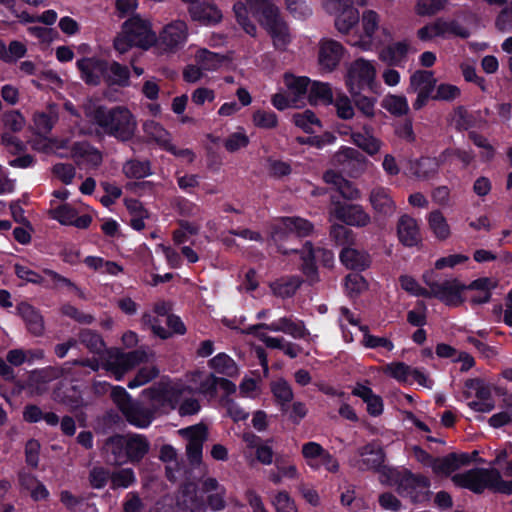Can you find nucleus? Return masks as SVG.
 <instances>
[{
    "label": "nucleus",
    "mask_w": 512,
    "mask_h": 512,
    "mask_svg": "<svg viewBox=\"0 0 512 512\" xmlns=\"http://www.w3.org/2000/svg\"><path fill=\"white\" fill-rule=\"evenodd\" d=\"M83 110L86 118L109 136L128 141L135 134L136 118L125 106L107 108L88 100L83 104Z\"/></svg>",
    "instance_id": "1"
},
{
    "label": "nucleus",
    "mask_w": 512,
    "mask_h": 512,
    "mask_svg": "<svg viewBox=\"0 0 512 512\" xmlns=\"http://www.w3.org/2000/svg\"><path fill=\"white\" fill-rule=\"evenodd\" d=\"M150 443L140 434L114 435L109 437L103 450L111 465H123L141 461L148 453Z\"/></svg>",
    "instance_id": "2"
},
{
    "label": "nucleus",
    "mask_w": 512,
    "mask_h": 512,
    "mask_svg": "<svg viewBox=\"0 0 512 512\" xmlns=\"http://www.w3.org/2000/svg\"><path fill=\"white\" fill-rule=\"evenodd\" d=\"M504 480L496 468H474L464 473L452 476V481L457 486L471 490L474 493H482L489 489L496 493L512 494V477Z\"/></svg>",
    "instance_id": "3"
},
{
    "label": "nucleus",
    "mask_w": 512,
    "mask_h": 512,
    "mask_svg": "<svg viewBox=\"0 0 512 512\" xmlns=\"http://www.w3.org/2000/svg\"><path fill=\"white\" fill-rule=\"evenodd\" d=\"M156 42L157 36L150 23L134 16L123 23L121 32L114 39V48L123 54L132 46L147 50Z\"/></svg>",
    "instance_id": "4"
},
{
    "label": "nucleus",
    "mask_w": 512,
    "mask_h": 512,
    "mask_svg": "<svg viewBox=\"0 0 512 512\" xmlns=\"http://www.w3.org/2000/svg\"><path fill=\"white\" fill-rule=\"evenodd\" d=\"M278 8L270 0H245V3L238 1L233 6L236 20L245 32L251 36H256L257 28L255 24L250 21L249 12L258 20L262 22L263 18L272 16V13Z\"/></svg>",
    "instance_id": "5"
},
{
    "label": "nucleus",
    "mask_w": 512,
    "mask_h": 512,
    "mask_svg": "<svg viewBox=\"0 0 512 512\" xmlns=\"http://www.w3.org/2000/svg\"><path fill=\"white\" fill-rule=\"evenodd\" d=\"M148 354L143 350H134L131 352H122L119 349H109L102 358L101 366L112 373L116 380H121L126 372L136 365L146 362Z\"/></svg>",
    "instance_id": "6"
},
{
    "label": "nucleus",
    "mask_w": 512,
    "mask_h": 512,
    "mask_svg": "<svg viewBox=\"0 0 512 512\" xmlns=\"http://www.w3.org/2000/svg\"><path fill=\"white\" fill-rule=\"evenodd\" d=\"M185 393H190L188 387L162 382L143 391V394L151 401V409L163 412L174 409Z\"/></svg>",
    "instance_id": "7"
},
{
    "label": "nucleus",
    "mask_w": 512,
    "mask_h": 512,
    "mask_svg": "<svg viewBox=\"0 0 512 512\" xmlns=\"http://www.w3.org/2000/svg\"><path fill=\"white\" fill-rule=\"evenodd\" d=\"M354 4L363 5L364 0H321L324 10L335 15V27L340 33H348L359 21V12Z\"/></svg>",
    "instance_id": "8"
},
{
    "label": "nucleus",
    "mask_w": 512,
    "mask_h": 512,
    "mask_svg": "<svg viewBox=\"0 0 512 512\" xmlns=\"http://www.w3.org/2000/svg\"><path fill=\"white\" fill-rule=\"evenodd\" d=\"M313 224L301 217H283L279 219L272 227V239L278 244V249L282 254H288L290 250L283 247L281 242L286 240L289 234H295L298 237H305L312 233ZM291 249V252H296Z\"/></svg>",
    "instance_id": "9"
},
{
    "label": "nucleus",
    "mask_w": 512,
    "mask_h": 512,
    "mask_svg": "<svg viewBox=\"0 0 512 512\" xmlns=\"http://www.w3.org/2000/svg\"><path fill=\"white\" fill-rule=\"evenodd\" d=\"M329 217L335 218L345 225L363 228L371 224L370 214L360 204L342 202L331 197Z\"/></svg>",
    "instance_id": "10"
},
{
    "label": "nucleus",
    "mask_w": 512,
    "mask_h": 512,
    "mask_svg": "<svg viewBox=\"0 0 512 512\" xmlns=\"http://www.w3.org/2000/svg\"><path fill=\"white\" fill-rule=\"evenodd\" d=\"M376 80V68L373 62L364 58L354 60L348 67L346 85L349 92L372 88Z\"/></svg>",
    "instance_id": "11"
},
{
    "label": "nucleus",
    "mask_w": 512,
    "mask_h": 512,
    "mask_svg": "<svg viewBox=\"0 0 512 512\" xmlns=\"http://www.w3.org/2000/svg\"><path fill=\"white\" fill-rule=\"evenodd\" d=\"M424 281L429 287V297H435L449 306H458L463 302L461 293L466 288L457 279H447L442 282L433 281L424 275Z\"/></svg>",
    "instance_id": "12"
},
{
    "label": "nucleus",
    "mask_w": 512,
    "mask_h": 512,
    "mask_svg": "<svg viewBox=\"0 0 512 512\" xmlns=\"http://www.w3.org/2000/svg\"><path fill=\"white\" fill-rule=\"evenodd\" d=\"M189 37V28L186 21L175 19L163 26L157 41L167 52H176L181 49Z\"/></svg>",
    "instance_id": "13"
},
{
    "label": "nucleus",
    "mask_w": 512,
    "mask_h": 512,
    "mask_svg": "<svg viewBox=\"0 0 512 512\" xmlns=\"http://www.w3.org/2000/svg\"><path fill=\"white\" fill-rule=\"evenodd\" d=\"M398 492L409 497L413 502H422L427 499L430 486L429 479L421 474L404 471L396 480Z\"/></svg>",
    "instance_id": "14"
},
{
    "label": "nucleus",
    "mask_w": 512,
    "mask_h": 512,
    "mask_svg": "<svg viewBox=\"0 0 512 512\" xmlns=\"http://www.w3.org/2000/svg\"><path fill=\"white\" fill-rule=\"evenodd\" d=\"M436 86V79L431 71L417 70L410 77L408 87L409 92L417 94V98L413 103L415 110L421 109L431 98Z\"/></svg>",
    "instance_id": "15"
},
{
    "label": "nucleus",
    "mask_w": 512,
    "mask_h": 512,
    "mask_svg": "<svg viewBox=\"0 0 512 512\" xmlns=\"http://www.w3.org/2000/svg\"><path fill=\"white\" fill-rule=\"evenodd\" d=\"M63 372L62 368L52 366L33 370L21 387L31 396H40L48 391V385L51 381L63 376Z\"/></svg>",
    "instance_id": "16"
},
{
    "label": "nucleus",
    "mask_w": 512,
    "mask_h": 512,
    "mask_svg": "<svg viewBox=\"0 0 512 512\" xmlns=\"http://www.w3.org/2000/svg\"><path fill=\"white\" fill-rule=\"evenodd\" d=\"M179 434L187 439V457L191 464L199 465L202 460L203 443L207 440L208 430L204 424H197L179 430Z\"/></svg>",
    "instance_id": "17"
},
{
    "label": "nucleus",
    "mask_w": 512,
    "mask_h": 512,
    "mask_svg": "<svg viewBox=\"0 0 512 512\" xmlns=\"http://www.w3.org/2000/svg\"><path fill=\"white\" fill-rule=\"evenodd\" d=\"M316 253L322 256L325 266H330L333 262L332 252L325 249H318L315 251L311 242H306L304 244L303 248L300 250V258L302 260L301 270L306 276L307 282L311 285L319 281L317 268L314 263Z\"/></svg>",
    "instance_id": "18"
},
{
    "label": "nucleus",
    "mask_w": 512,
    "mask_h": 512,
    "mask_svg": "<svg viewBox=\"0 0 512 512\" xmlns=\"http://www.w3.org/2000/svg\"><path fill=\"white\" fill-rule=\"evenodd\" d=\"M450 153V150L446 149L438 157H421L417 160L410 161V173L416 179L421 181L435 178L438 174L440 165L447 161Z\"/></svg>",
    "instance_id": "19"
},
{
    "label": "nucleus",
    "mask_w": 512,
    "mask_h": 512,
    "mask_svg": "<svg viewBox=\"0 0 512 512\" xmlns=\"http://www.w3.org/2000/svg\"><path fill=\"white\" fill-rule=\"evenodd\" d=\"M260 24L272 38L274 47L281 51L286 50L291 41V35L288 25L279 15V10L273 12L272 16L263 18Z\"/></svg>",
    "instance_id": "20"
},
{
    "label": "nucleus",
    "mask_w": 512,
    "mask_h": 512,
    "mask_svg": "<svg viewBox=\"0 0 512 512\" xmlns=\"http://www.w3.org/2000/svg\"><path fill=\"white\" fill-rule=\"evenodd\" d=\"M357 455L360 459L352 462V466L360 471L367 470H385L383 466L385 460V453L383 449L376 443H369L357 450Z\"/></svg>",
    "instance_id": "21"
},
{
    "label": "nucleus",
    "mask_w": 512,
    "mask_h": 512,
    "mask_svg": "<svg viewBox=\"0 0 512 512\" xmlns=\"http://www.w3.org/2000/svg\"><path fill=\"white\" fill-rule=\"evenodd\" d=\"M344 54L341 43L332 39H323L319 43L318 59L322 69L331 72L340 63Z\"/></svg>",
    "instance_id": "22"
},
{
    "label": "nucleus",
    "mask_w": 512,
    "mask_h": 512,
    "mask_svg": "<svg viewBox=\"0 0 512 512\" xmlns=\"http://www.w3.org/2000/svg\"><path fill=\"white\" fill-rule=\"evenodd\" d=\"M379 27V15L373 10H367L362 15L363 34L355 40H350V44L364 51L371 50L375 45L373 35Z\"/></svg>",
    "instance_id": "23"
},
{
    "label": "nucleus",
    "mask_w": 512,
    "mask_h": 512,
    "mask_svg": "<svg viewBox=\"0 0 512 512\" xmlns=\"http://www.w3.org/2000/svg\"><path fill=\"white\" fill-rule=\"evenodd\" d=\"M397 236L401 244L406 247L417 246L422 241L420 227L416 219L408 214L399 217L396 225Z\"/></svg>",
    "instance_id": "24"
},
{
    "label": "nucleus",
    "mask_w": 512,
    "mask_h": 512,
    "mask_svg": "<svg viewBox=\"0 0 512 512\" xmlns=\"http://www.w3.org/2000/svg\"><path fill=\"white\" fill-rule=\"evenodd\" d=\"M17 314L24 321L30 334L41 337L45 333V321L41 312L27 302H21L16 307Z\"/></svg>",
    "instance_id": "25"
},
{
    "label": "nucleus",
    "mask_w": 512,
    "mask_h": 512,
    "mask_svg": "<svg viewBox=\"0 0 512 512\" xmlns=\"http://www.w3.org/2000/svg\"><path fill=\"white\" fill-rule=\"evenodd\" d=\"M172 309V304L166 301H159L154 305V312L156 313V317L151 314H144L142 316V322L144 325H147L151 328L152 332L160 337L161 339H168L171 337V333L166 330L161 323L164 319L167 318L168 315H172L170 313Z\"/></svg>",
    "instance_id": "26"
},
{
    "label": "nucleus",
    "mask_w": 512,
    "mask_h": 512,
    "mask_svg": "<svg viewBox=\"0 0 512 512\" xmlns=\"http://www.w3.org/2000/svg\"><path fill=\"white\" fill-rule=\"evenodd\" d=\"M472 456L467 453H450L432 460V469L436 474L449 476L462 466L468 465Z\"/></svg>",
    "instance_id": "27"
},
{
    "label": "nucleus",
    "mask_w": 512,
    "mask_h": 512,
    "mask_svg": "<svg viewBox=\"0 0 512 512\" xmlns=\"http://www.w3.org/2000/svg\"><path fill=\"white\" fill-rule=\"evenodd\" d=\"M177 506L183 512H205L206 505L198 495L197 487L193 483L185 484L177 497Z\"/></svg>",
    "instance_id": "28"
},
{
    "label": "nucleus",
    "mask_w": 512,
    "mask_h": 512,
    "mask_svg": "<svg viewBox=\"0 0 512 512\" xmlns=\"http://www.w3.org/2000/svg\"><path fill=\"white\" fill-rule=\"evenodd\" d=\"M369 202L376 215L388 218L396 212V204L389 191L383 187L372 189L369 195Z\"/></svg>",
    "instance_id": "29"
},
{
    "label": "nucleus",
    "mask_w": 512,
    "mask_h": 512,
    "mask_svg": "<svg viewBox=\"0 0 512 512\" xmlns=\"http://www.w3.org/2000/svg\"><path fill=\"white\" fill-rule=\"evenodd\" d=\"M59 119L58 107L56 104L47 105L43 111H36L33 114V129L40 136H47L52 131Z\"/></svg>",
    "instance_id": "30"
},
{
    "label": "nucleus",
    "mask_w": 512,
    "mask_h": 512,
    "mask_svg": "<svg viewBox=\"0 0 512 512\" xmlns=\"http://www.w3.org/2000/svg\"><path fill=\"white\" fill-rule=\"evenodd\" d=\"M350 138L353 144L369 156L378 154L383 146V142L373 135V128L369 125L363 126V132L352 131Z\"/></svg>",
    "instance_id": "31"
},
{
    "label": "nucleus",
    "mask_w": 512,
    "mask_h": 512,
    "mask_svg": "<svg viewBox=\"0 0 512 512\" xmlns=\"http://www.w3.org/2000/svg\"><path fill=\"white\" fill-rule=\"evenodd\" d=\"M188 13L193 21L203 25L217 24L222 20L221 11L209 3H194L193 6H188Z\"/></svg>",
    "instance_id": "32"
},
{
    "label": "nucleus",
    "mask_w": 512,
    "mask_h": 512,
    "mask_svg": "<svg viewBox=\"0 0 512 512\" xmlns=\"http://www.w3.org/2000/svg\"><path fill=\"white\" fill-rule=\"evenodd\" d=\"M82 79L90 85H98L104 77L106 61L96 58H84L77 62Z\"/></svg>",
    "instance_id": "33"
},
{
    "label": "nucleus",
    "mask_w": 512,
    "mask_h": 512,
    "mask_svg": "<svg viewBox=\"0 0 512 512\" xmlns=\"http://www.w3.org/2000/svg\"><path fill=\"white\" fill-rule=\"evenodd\" d=\"M284 84L293 106L298 107V103L307 95L310 79L305 76H295L293 74L286 73L284 75Z\"/></svg>",
    "instance_id": "34"
},
{
    "label": "nucleus",
    "mask_w": 512,
    "mask_h": 512,
    "mask_svg": "<svg viewBox=\"0 0 512 512\" xmlns=\"http://www.w3.org/2000/svg\"><path fill=\"white\" fill-rule=\"evenodd\" d=\"M122 413L131 425L138 428L148 427L154 418L153 409L134 401Z\"/></svg>",
    "instance_id": "35"
},
{
    "label": "nucleus",
    "mask_w": 512,
    "mask_h": 512,
    "mask_svg": "<svg viewBox=\"0 0 512 512\" xmlns=\"http://www.w3.org/2000/svg\"><path fill=\"white\" fill-rule=\"evenodd\" d=\"M129 78L130 72L127 66L121 65L116 61H106L103 79L108 85L126 87L129 85Z\"/></svg>",
    "instance_id": "36"
},
{
    "label": "nucleus",
    "mask_w": 512,
    "mask_h": 512,
    "mask_svg": "<svg viewBox=\"0 0 512 512\" xmlns=\"http://www.w3.org/2000/svg\"><path fill=\"white\" fill-rule=\"evenodd\" d=\"M408 49L407 43L397 42L383 48L378 57L389 66H400L406 61Z\"/></svg>",
    "instance_id": "37"
},
{
    "label": "nucleus",
    "mask_w": 512,
    "mask_h": 512,
    "mask_svg": "<svg viewBox=\"0 0 512 512\" xmlns=\"http://www.w3.org/2000/svg\"><path fill=\"white\" fill-rule=\"evenodd\" d=\"M341 262L349 269L364 270L370 265V257L365 251L345 247L340 253Z\"/></svg>",
    "instance_id": "38"
},
{
    "label": "nucleus",
    "mask_w": 512,
    "mask_h": 512,
    "mask_svg": "<svg viewBox=\"0 0 512 512\" xmlns=\"http://www.w3.org/2000/svg\"><path fill=\"white\" fill-rule=\"evenodd\" d=\"M302 284L298 276H286L279 278L269 284L272 293L280 298L292 297Z\"/></svg>",
    "instance_id": "39"
},
{
    "label": "nucleus",
    "mask_w": 512,
    "mask_h": 512,
    "mask_svg": "<svg viewBox=\"0 0 512 512\" xmlns=\"http://www.w3.org/2000/svg\"><path fill=\"white\" fill-rule=\"evenodd\" d=\"M353 395L358 396L363 399V401L367 404V411L372 416H378L383 411V402L382 399L375 395L371 388L364 386L362 384H357L356 387L352 391Z\"/></svg>",
    "instance_id": "40"
},
{
    "label": "nucleus",
    "mask_w": 512,
    "mask_h": 512,
    "mask_svg": "<svg viewBox=\"0 0 512 512\" xmlns=\"http://www.w3.org/2000/svg\"><path fill=\"white\" fill-rule=\"evenodd\" d=\"M209 367L219 374L234 377L239 374L236 362L226 353H219L208 362Z\"/></svg>",
    "instance_id": "41"
},
{
    "label": "nucleus",
    "mask_w": 512,
    "mask_h": 512,
    "mask_svg": "<svg viewBox=\"0 0 512 512\" xmlns=\"http://www.w3.org/2000/svg\"><path fill=\"white\" fill-rule=\"evenodd\" d=\"M308 92L307 98L312 105L318 103L331 104L333 102V93L327 83L318 81L310 82Z\"/></svg>",
    "instance_id": "42"
},
{
    "label": "nucleus",
    "mask_w": 512,
    "mask_h": 512,
    "mask_svg": "<svg viewBox=\"0 0 512 512\" xmlns=\"http://www.w3.org/2000/svg\"><path fill=\"white\" fill-rule=\"evenodd\" d=\"M192 381L197 385V391L200 394L210 398H214L216 396L219 379L214 374L196 372L192 376Z\"/></svg>",
    "instance_id": "43"
},
{
    "label": "nucleus",
    "mask_w": 512,
    "mask_h": 512,
    "mask_svg": "<svg viewBox=\"0 0 512 512\" xmlns=\"http://www.w3.org/2000/svg\"><path fill=\"white\" fill-rule=\"evenodd\" d=\"M226 58L207 49H199L195 54V61L204 71H215L225 62Z\"/></svg>",
    "instance_id": "44"
},
{
    "label": "nucleus",
    "mask_w": 512,
    "mask_h": 512,
    "mask_svg": "<svg viewBox=\"0 0 512 512\" xmlns=\"http://www.w3.org/2000/svg\"><path fill=\"white\" fill-rule=\"evenodd\" d=\"M497 286V281L492 278H479L471 282L465 289L477 290L482 292V297H472L471 303L483 304L490 301L491 290Z\"/></svg>",
    "instance_id": "45"
},
{
    "label": "nucleus",
    "mask_w": 512,
    "mask_h": 512,
    "mask_svg": "<svg viewBox=\"0 0 512 512\" xmlns=\"http://www.w3.org/2000/svg\"><path fill=\"white\" fill-rule=\"evenodd\" d=\"M428 225L437 239L445 240L450 236V227L441 211L434 210L429 213Z\"/></svg>",
    "instance_id": "46"
},
{
    "label": "nucleus",
    "mask_w": 512,
    "mask_h": 512,
    "mask_svg": "<svg viewBox=\"0 0 512 512\" xmlns=\"http://www.w3.org/2000/svg\"><path fill=\"white\" fill-rule=\"evenodd\" d=\"M143 131L150 139L157 142L164 149L170 143L169 132L153 120H148L143 124Z\"/></svg>",
    "instance_id": "47"
},
{
    "label": "nucleus",
    "mask_w": 512,
    "mask_h": 512,
    "mask_svg": "<svg viewBox=\"0 0 512 512\" xmlns=\"http://www.w3.org/2000/svg\"><path fill=\"white\" fill-rule=\"evenodd\" d=\"M136 482V476L131 468H121L110 473L111 489H126Z\"/></svg>",
    "instance_id": "48"
},
{
    "label": "nucleus",
    "mask_w": 512,
    "mask_h": 512,
    "mask_svg": "<svg viewBox=\"0 0 512 512\" xmlns=\"http://www.w3.org/2000/svg\"><path fill=\"white\" fill-rule=\"evenodd\" d=\"M79 341L94 354H100L105 348L102 337L90 329H83L79 332Z\"/></svg>",
    "instance_id": "49"
},
{
    "label": "nucleus",
    "mask_w": 512,
    "mask_h": 512,
    "mask_svg": "<svg viewBox=\"0 0 512 512\" xmlns=\"http://www.w3.org/2000/svg\"><path fill=\"white\" fill-rule=\"evenodd\" d=\"M123 172L128 178L141 179L151 174L149 161L130 160L123 165Z\"/></svg>",
    "instance_id": "50"
},
{
    "label": "nucleus",
    "mask_w": 512,
    "mask_h": 512,
    "mask_svg": "<svg viewBox=\"0 0 512 512\" xmlns=\"http://www.w3.org/2000/svg\"><path fill=\"white\" fill-rule=\"evenodd\" d=\"M383 107L395 116L408 113L409 106L406 97L401 95H388L383 100Z\"/></svg>",
    "instance_id": "51"
},
{
    "label": "nucleus",
    "mask_w": 512,
    "mask_h": 512,
    "mask_svg": "<svg viewBox=\"0 0 512 512\" xmlns=\"http://www.w3.org/2000/svg\"><path fill=\"white\" fill-rule=\"evenodd\" d=\"M353 102L357 109L367 118H373L375 115L374 98L367 97L361 94V91L350 92Z\"/></svg>",
    "instance_id": "52"
},
{
    "label": "nucleus",
    "mask_w": 512,
    "mask_h": 512,
    "mask_svg": "<svg viewBox=\"0 0 512 512\" xmlns=\"http://www.w3.org/2000/svg\"><path fill=\"white\" fill-rule=\"evenodd\" d=\"M365 278L358 273H350L345 277V289L349 297L354 298L367 289Z\"/></svg>",
    "instance_id": "53"
},
{
    "label": "nucleus",
    "mask_w": 512,
    "mask_h": 512,
    "mask_svg": "<svg viewBox=\"0 0 512 512\" xmlns=\"http://www.w3.org/2000/svg\"><path fill=\"white\" fill-rule=\"evenodd\" d=\"M293 121L296 126L302 128L307 133H314L315 126L320 127V120L310 110L295 114Z\"/></svg>",
    "instance_id": "54"
},
{
    "label": "nucleus",
    "mask_w": 512,
    "mask_h": 512,
    "mask_svg": "<svg viewBox=\"0 0 512 512\" xmlns=\"http://www.w3.org/2000/svg\"><path fill=\"white\" fill-rule=\"evenodd\" d=\"M326 450L316 442H307L302 446V455L307 461V464L312 469H319V464L316 460L319 459Z\"/></svg>",
    "instance_id": "55"
},
{
    "label": "nucleus",
    "mask_w": 512,
    "mask_h": 512,
    "mask_svg": "<svg viewBox=\"0 0 512 512\" xmlns=\"http://www.w3.org/2000/svg\"><path fill=\"white\" fill-rule=\"evenodd\" d=\"M330 236L340 246L352 245L355 242L353 231L342 224H333Z\"/></svg>",
    "instance_id": "56"
},
{
    "label": "nucleus",
    "mask_w": 512,
    "mask_h": 512,
    "mask_svg": "<svg viewBox=\"0 0 512 512\" xmlns=\"http://www.w3.org/2000/svg\"><path fill=\"white\" fill-rule=\"evenodd\" d=\"M159 375V369L156 366H145L142 367L135 377L129 381L128 387L130 389L143 386L150 382L151 380L155 379Z\"/></svg>",
    "instance_id": "57"
},
{
    "label": "nucleus",
    "mask_w": 512,
    "mask_h": 512,
    "mask_svg": "<svg viewBox=\"0 0 512 512\" xmlns=\"http://www.w3.org/2000/svg\"><path fill=\"white\" fill-rule=\"evenodd\" d=\"M292 322L293 320L290 317H281L277 321L272 322L270 324L260 323L249 326L246 330V333H254L255 330L267 329L273 332H283L286 334Z\"/></svg>",
    "instance_id": "58"
},
{
    "label": "nucleus",
    "mask_w": 512,
    "mask_h": 512,
    "mask_svg": "<svg viewBox=\"0 0 512 512\" xmlns=\"http://www.w3.org/2000/svg\"><path fill=\"white\" fill-rule=\"evenodd\" d=\"M333 160L338 165H346L352 161L362 162L365 160V157L355 148L342 147L334 154Z\"/></svg>",
    "instance_id": "59"
},
{
    "label": "nucleus",
    "mask_w": 512,
    "mask_h": 512,
    "mask_svg": "<svg viewBox=\"0 0 512 512\" xmlns=\"http://www.w3.org/2000/svg\"><path fill=\"white\" fill-rule=\"evenodd\" d=\"M442 38H446L449 36H458L461 38H468L470 33L469 31L460 25L457 21H445L442 18H439Z\"/></svg>",
    "instance_id": "60"
},
{
    "label": "nucleus",
    "mask_w": 512,
    "mask_h": 512,
    "mask_svg": "<svg viewBox=\"0 0 512 512\" xmlns=\"http://www.w3.org/2000/svg\"><path fill=\"white\" fill-rule=\"evenodd\" d=\"M271 390L276 400L284 406L293 399V391L290 385L284 380H277L272 383Z\"/></svg>",
    "instance_id": "61"
},
{
    "label": "nucleus",
    "mask_w": 512,
    "mask_h": 512,
    "mask_svg": "<svg viewBox=\"0 0 512 512\" xmlns=\"http://www.w3.org/2000/svg\"><path fill=\"white\" fill-rule=\"evenodd\" d=\"M447 0H418L416 4V13L420 16L434 15L442 10Z\"/></svg>",
    "instance_id": "62"
},
{
    "label": "nucleus",
    "mask_w": 512,
    "mask_h": 512,
    "mask_svg": "<svg viewBox=\"0 0 512 512\" xmlns=\"http://www.w3.org/2000/svg\"><path fill=\"white\" fill-rule=\"evenodd\" d=\"M460 96V89L452 84L442 83L436 87L435 93L432 94L433 100L453 101Z\"/></svg>",
    "instance_id": "63"
},
{
    "label": "nucleus",
    "mask_w": 512,
    "mask_h": 512,
    "mask_svg": "<svg viewBox=\"0 0 512 512\" xmlns=\"http://www.w3.org/2000/svg\"><path fill=\"white\" fill-rule=\"evenodd\" d=\"M495 26L503 33L512 32V1L499 12Z\"/></svg>",
    "instance_id": "64"
}]
</instances>
